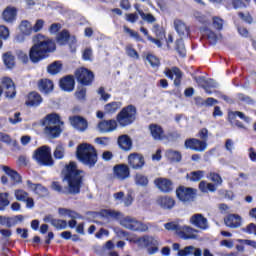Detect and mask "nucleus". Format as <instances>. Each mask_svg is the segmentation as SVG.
<instances>
[{"label":"nucleus","instance_id":"6e6d98bb","mask_svg":"<svg viewBox=\"0 0 256 256\" xmlns=\"http://www.w3.org/2000/svg\"><path fill=\"white\" fill-rule=\"evenodd\" d=\"M179 223L178 222H168L164 224V228L166 231H175L177 235V231H179Z\"/></svg>","mask_w":256,"mask_h":256},{"label":"nucleus","instance_id":"13d9d810","mask_svg":"<svg viewBox=\"0 0 256 256\" xmlns=\"http://www.w3.org/2000/svg\"><path fill=\"white\" fill-rule=\"evenodd\" d=\"M176 51L181 55V57H185V44H183V40L176 41Z\"/></svg>","mask_w":256,"mask_h":256},{"label":"nucleus","instance_id":"39448f33","mask_svg":"<svg viewBox=\"0 0 256 256\" xmlns=\"http://www.w3.org/2000/svg\"><path fill=\"white\" fill-rule=\"evenodd\" d=\"M77 158L87 167H95L97 163V150L88 143L80 144L76 151Z\"/></svg>","mask_w":256,"mask_h":256},{"label":"nucleus","instance_id":"aec40b11","mask_svg":"<svg viewBox=\"0 0 256 256\" xmlns=\"http://www.w3.org/2000/svg\"><path fill=\"white\" fill-rule=\"evenodd\" d=\"M26 185H27V188L30 191H33V193H35L36 195H38V197H48L49 196V190H47V188H45V186H43L41 184H35V183L31 182L30 180H27Z\"/></svg>","mask_w":256,"mask_h":256},{"label":"nucleus","instance_id":"69168bd1","mask_svg":"<svg viewBox=\"0 0 256 256\" xmlns=\"http://www.w3.org/2000/svg\"><path fill=\"white\" fill-rule=\"evenodd\" d=\"M191 253H193V246H187L178 251V256H189Z\"/></svg>","mask_w":256,"mask_h":256},{"label":"nucleus","instance_id":"9d476101","mask_svg":"<svg viewBox=\"0 0 256 256\" xmlns=\"http://www.w3.org/2000/svg\"><path fill=\"white\" fill-rule=\"evenodd\" d=\"M148 130L154 141H165V139H169V136L165 133V130L159 124H150Z\"/></svg>","mask_w":256,"mask_h":256},{"label":"nucleus","instance_id":"6ab92c4d","mask_svg":"<svg viewBox=\"0 0 256 256\" xmlns=\"http://www.w3.org/2000/svg\"><path fill=\"white\" fill-rule=\"evenodd\" d=\"M128 164L130 167H132V169H143V166L145 165V158H143V155L141 154H130L128 156Z\"/></svg>","mask_w":256,"mask_h":256},{"label":"nucleus","instance_id":"8fccbe9b","mask_svg":"<svg viewBox=\"0 0 256 256\" xmlns=\"http://www.w3.org/2000/svg\"><path fill=\"white\" fill-rule=\"evenodd\" d=\"M9 193H0V207H3V211H5L6 207H9Z\"/></svg>","mask_w":256,"mask_h":256},{"label":"nucleus","instance_id":"3c124183","mask_svg":"<svg viewBox=\"0 0 256 256\" xmlns=\"http://www.w3.org/2000/svg\"><path fill=\"white\" fill-rule=\"evenodd\" d=\"M1 39H9V28L6 26H0V48L3 47V41Z\"/></svg>","mask_w":256,"mask_h":256},{"label":"nucleus","instance_id":"a18cd8bd","mask_svg":"<svg viewBox=\"0 0 256 256\" xmlns=\"http://www.w3.org/2000/svg\"><path fill=\"white\" fill-rule=\"evenodd\" d=\"M135 183H136V185H140L141 187H145L149 184V179L147 178V176H145L143 174H136Z\"/></svg>","mask_w":256,"mask_h":256},{"label":"nucleus","instance_id":"f03ea898","mask_svg":"<svg viewBox=\"0 0 256 256\" xmlns=\"http://www.w3.org/2000/svg\"><path fill=\"white\" fill-rule=\"evenodd\" d=\"M81 173H83V171L77 169V164H75V162H70L62 171L64 181H67L68 183V191L73 195L79 193L81 190V181L83 179Z\"/></svg>","mask_w":256,"mask_h":256},{"label":"nucleus","instance_id":"052dcab7","mask_svg":"<svg viewBox=\"0 0 256 256\" xmlns=\"http://www.w3.org/2000/svg\"><path fill=\"white\" fill-rule=\"evenodd\" d=\"M233 117H239L242 119V121H245V123H251V118L249 116H246L245 113L240 111L232 112Z\"/></svg>","mask_w":256,"mask_h":256},{"label":"nucleus","instance_id":"09e8293b","mask_svg":"<svg viewBox=\"0 0 256 256\" xmlns=\"http://www.w3.org/2000/svg\"><path fill=\"white\" fill-rule=\"evenodd\" d=\"M125 52H126V55L131 59H135V60L139 59V53H137V50H135L133 46L127 45L125 47Z\"/></svg>","mask_w":256,"mask_h":256},{"label":"nucleus","instance_id":"f704fd0d","mask_svg":"<svg viewBox=\"0 0 256 256\" xmlns=\"http://www.w3.org/2000/svg\"><path fill=\"white\" fill-rule=\"evenodd\" d=\"M199 189L202 193H215L217 191V187L213 183H208L207 181H201L199 183Z\"/></svg>","mask_w":256,"mask_h":256},{"label":"nucleus","instance_id":"f257e3e1","mask_svg":"<svg viewBox=\"0 0 256 256\" xmlns=\"http://www.w3.org/2000/svg\"><path fill=\"white\" fill-rule=\"evenodd\" d=\"M33 46L30 48L29 57L32 63H39L43 59H47V53L55 51V42L48 37L38 34L33 38Z\"/></svg>","mask_w":256,"mask_h":256},{"label":"nucleus","instance_id":"4c0bfd02","mask_svg":"<svg viewBox=\"0 0 256 256\" xmlns=\"http://www.w3.org/2000/svg\"><path fill=\"white\" fill-rule=\"evenodd\" d=\"M207 150V142L204 140L193 139V151H197L198 153H203V151Z\"/></svg>","mask_w":256,"mask_h":256},{"label":"nucleus","instance_id":"e433bc0d","mask_svg":"<svg viewBox=\"0 0 256 256\" xmlns=\"http://www.w3.org/2000/svg\"><path fill=\"white\" fill-rule=\"evenodd\" d=\"M2 59L7 69H13V67H15V56H13L11 52H6L3 54Z\"/></svg>","mask_w":256,"mask_h":256},{"label":"nucleus","instance_id":"58836bf2","mask_svg":"<svg viewBox=\"0 0 256 256\" xmlns=\"http://www.w3.org/2000/svg\"><path fill=\"white\" fill-rule=\"evenodd\" d=\"M63 69V64L59 61H55L54 63L50 64L47 67V72L50 75H57V73H61V70Z\"/></svg>","mask_w":256,"mask_h":256},{"label":"nucleus","instance_id":"a19ab883","mask_svg":"<svg viewBox=\"0 0 256 256\" xmlns=\"http://www.w3.org/2000/svg\"><path fill=\"white\" fill-rule=\"evenodd\" d=\"M166 157L167 159L173 161L174 163H179V161H181L182 159L181 152L176 150H168L166 152Z\"/></svg>","mask_w":256,"mask_h":256},{"label":"nucleus","instance_id":"338daca9","mask_svg":"<svg viewBox=\"0 0 256 256\" xmlns=\"http://www.w3.org/2000/svg\"><path fill=\"white\" fill-rule=\"evenodd\" d=\"M9 121L12 125H17V123H21V113L17 112L14 114V116L9 118Z\"/></svg>","mask_w":256,"mask_h":256},{"label":"nucleus","instance_id":"dca6fc26","mask_svg":"<svg viewBox=\"0 0 256 256\" xmlns=\"http://www.w3.org/2000/svg\"><path fill=\"white\" fill-rule=\"evenodd\" d=\"M194 79L197 85L205 89L208 95H211L212 93L209 89H216V87H219V84H217L213 79L205 80V77L203 76H196Z\"/></svg>","mask_w":256,"mask_h":256},{"label":"nucleus","instance_id":"37998d69","mask_svg":"<svg viewBox=\"0 0 256 256\" xmlns=\"http://www.w3.org/2000/svg\"><path fill=\"white\" fill-rule=\"evenodd\" d=\"M138 13L143 21H146V23H155L157 21V18L153 16L151 13H145L143 10H138Z\"/></svg>","mask_w":256,"mask_h":256},{"label":"nucleus","instance_id":"c85d7f7f","mask_svg":"<svg viewBox=\"0 0 256 256\" xmlns=\"http://www.w3.org/2000/svg\"><path fill=\"white\" fill-rule=\"evenodd\" d=\"M118 145L123 151H131L133 141L128 135H121L118 137Z\"/></svg>","mask_w":256,"mask_h":256},{"label":"nucleus","instance_id":"ddd939ff","mask_svg":"<svg viewBox=\"0 0 256 256\" xmlns=\"http://www.w3.org/2000/svg\"><path fill=\"white\" fill-rule=\"evenodd\" d=\"M164 75H166L168 79L174 81V85L176 87H179V85H181V81L183 79V72H181V69L177 67L166 68L164 70Z\"/></svg>","mask_w":256,"mask_h":256},{"label":"nucleus","instance_id":"bb28decb","mask_svg":"<svg viewBox=\"0 0 256 256\" xmlns=\"http://www.w3.org/2000/svg\"><path fill=\"white\" fill-rule=\"evenodd\" d=\"M176 235L184 241H189V239H193V228L187 225L179 226Z\"/></svg>","mask_w":256,"mask_h":256},{"label":"nucleus","instance_id":"79ce46f5","mask_svg":"<svg viewBox=\"0 0 256 256\" xmlns=\"http://www.w3.org/2000/svg\"><path fill=\"white\" fill-rule=\"evenodd\" d=\"M14 197L16 201H27V198L29 197V193L23 189H15L14 190Z\"/></svg>","mask_w":256,"mask_h":256},{"label":"nucleus","instance_id":"49530a36","mask_svg":"<svg viewBox=\"0 0 256 256\" xmlns=\"http://www.w3.org/2000/svg\"><path fill=\"white\" fill-rule=\"evenodd\" d=\"M55 159H63L65 157V146L63 144H57L54 150Z\"/></svg>","mask_w":256,"mask_h":256},{"label":"nucleus","instance_id":"bf43d9fd","mask_svg":"<svg viewBox=\"0 0 256 256\" xmlns=\"http://www.w3.org/2000/svg\"><path fill=\"white\" fill-rule=\"evenodd\" d=\"M0 225L13 227V218L0 215Z\"/></svg>","mask_w":256,"mask_h":256},{"label":"nucleus","instance_id":"20e7f679","mask_svg":"<svg viewBox=\"0 0 256 256\" xmlns=\"http://www.w3.org/2000/svg\"><path fill=\"white\" fill-rule=\"evenodd\" d=\"M43 125L44 133L49 139H57V137L61 135V125H63V121H61L59 114H48L43 120Z\"/></svg>","mask_w":256,"mask_h":256},{"label":"nucleus","instance_id":"cd10ccee","mask_svg":"<svg viewBox=\"0 0 256 256\" xmlns=\"http://www.w3.org/2000/svg\"><path fill=\"white\" fill-rule=\"evenodd\" d=\"M43 103V98L37 92H31L26 100L27 107H39Z\"/></svg>","mask_w":256,"mask_h":256},{"label":"nucleus","instance_id":"9b49d317","mask_svg":"<svg viewBox=\"0 0 256 256\" xmlns=\"http://www.w3.org/2000/svg\"><path fill=\"white\" fill-rule=\"evenodd\" d=\"M1 85L5 89L6 99H15L17 95V90L15 89V83L13 80L7 76L1 78Z\"/></svg>","mask_w":256,"mask_h":256},{"label":"nucleus","instance_id":"5701e85b","mask_svg":"<svg viewBox=\"0 0 256 256\" xmlns=\"http://www.w3.org/2000/svg\"><path fill=\"white\" fill-rule=\"evenodd\" d=\"M56 41L58 45H65L66 43H70V45H73L74 43H76L77 39L75 38V36L69 35V31L63 30L57 35Z\"/></svg>","mask_w":256,"mask_h":256},{"label":"nucleus","instance_id":"4468645a","mask_svg":"<svg viewBox=\"0 0 256 256\" xmlns=\"http://www.w3.org/2000/svg\"><path fill=\"white\" fill-rule=\"evenodd\" d=\"M96 131L99 133H113V131H117V121L102 120L97 124Z\"/></svg>","mask_w":256,"mask_h":256},{"label":"nucleus","instance_id":"b1692460","mask_svg":"<svg viewBox=\"0 0 256 256\" xmlns=\"http://www.w3.org/2000/svg\"><path fill=\"white\" fill-rule=\"evenodd\" d=\"M174 29L179 37H187L189 35L190 28L180 19L174 20Z\"/></svg>","mask_w":256,"mask_h":256},{"label":"nucleus","instance_id":"6e6552de","mask_svg":"<svg viewBox=\"0 0 256 256\" xmlns=\"http://www.w3.org/2000/svg\"><path fill=\"white\" fill-rule=\"evenodd\" d=\"M140 32L145 35L151 43H155L156 47H163V39H165V29L159 24H154L152 32H154L156 38L149 36V31L145 27L140 28Z\"/></svg>","mask_w":256,"mask_h":256},{"label":"nucleus","instance_id":"5fc2aeb1","mask_svg":"<svg viewBox=\"0 0 256 256\" xmlns=\"http://www.w3.org/2000/svg\"><path fill=\"white\" fill-rule=\"evenodd\" d=\"M212 25L214 29L221 31V29H223V19H221L219 16H214L212 18Z\"/></svg>","mask_w":256,"mask_h":256},{"label":"nucleus","instance_id":"0e129e2a","mask_svg":"<svg viewBox=\"0 0 256 256\" xmlns=\"http://www.w3.org/2000/svg\"><path fill=\"white\" fill-rule=\"evenodd\" d=\"M198 137L207 143V139H209V130H207V128H202L198 133Z\"/></svg>","mask_w":256,"mask_h":256},{"label":"nucleus","instance_id":"864d4df0","mask_svg":"<svg viewBox=\"0 0 256 256\" xmlns=\"http://www.w3.org/2000/svg\"><path fill=\"white\" fill-rule=\"evenodd\" d=\"M146 59H147L149 65H151V67H159V65H161V62L159 61V58H157L153 54H148Z\"/></svg>","mask_w":256,"mask_h":256},{"label":"nucleus","instance_id":"7ed1b4c3","mask_svg":"<svg viewBox=\"0 0 256 256\" xmlns=\"http://www.w3.org/2000/svg\"><path fill=\"white\" fill-rule=\"evenodd\" d=\"M128 241L130 243H135L139 249H147L148 255H155L156 253H159V245H161V242H159V238L155 236H149L144 235L142 237H131L128 238Z\"/></svg>","mask_w":256,"mask_h":256},{"label":"nucleus","instance_id":"680f3d73","mask_svg":"<svg viewBox=\"0 0 256 256\" xmlns=\"http://www.w3.org/2000/svg\"><path fill=\"white\" fill-rule=\"evenodd\" d=\"M94 143H96L97 145H102L103 147H107V145H109V138L98 137V138H95Z\"/></svg>","mask_w":256,"mask_h":256},{"label":"nucleus","instance_id":"2eb2a0df","mask_svg":"<svg viewBox=\"0 0 256 256\" xmlns=\"http://www.w3.org/2000/svg\"><path fill=\"white\" fill-rule=\"evenodd\" d=\"M71 126L76 129V131H80L81 133L87 131L89 127V122H87V119L81 117V116H71L69 118Z\"/></svg>","mask_w":256,"mask_h":256},{"label":"nucleus","instance_id":"c756f323","mask_svg":"<svg viewBox=\"0 0 256 256\" xmlns=\"http://www.w3.org/2000/svg\"><path fill=\"white\" fill-rule=\"evenodd\" d=\"M157 205H160L162 209H173L175 200L169 196H160L157 198Z\"/></svg>","mask_w":256,"mask_h":256},{"label":"nucleus","instance_id":"7c9ffc66","mask_svg":"<svg viewBox=\"0 0 256 256\" xmlns=\"http://www.w3.org/2000/svg\"><path fill=\"white\" fill-rule=\"evenodd\" d=\"M60 87L63 91H73L75 89V79L72 76H67L60 80Z\"/></svg>","mask_w":256,"mask_h":256},{"label":"nucleus","instance_id":"a211bd4d","mask_svg":"<svg viewBox=\"0 0 256 256\" xmlns=\"http://www.w3.org/2000/svg\"><path fill=\"white\" fill-rule=\"evenodd\" d=\"M113 171L115 179H119L120 181L128 179L129 175H131L129 166H127L126 164H118L114 166Z\"/></svg>","mask_w":256,"mask_h":256},{"label":"nucleus","instance_id":"412c9836","mask_svg":"<svg viewBox=\"0 0 256 256\" xmlns=\"http://www.w3.org/2000/svg\"><path fill=\"white\" fill-rule=\"evenodd\" d=\"M226 227L230 229H239L243 225L241 216L237 214H230L224 219Z\"/></svg>","mask_w":256,"mask_h":256},{"label":"nucleus","instance_id":"774afa93","mask_svg":"<svg viewBox=\"0 0 256 256\" xmlns=\"http://www.w3.org/2000/svg\"><path fill=\"white\" fill-rule=\"evenodd\" d=\"M87 93V90L85 88H78L76 93H75V96L77 99H85V95Z\"/></svg>","mask_w":256,"mask_h":256},{"label":"nucleus","instance_id":"0eeeda50","mask_svg":"<svg viewBox=\"0 0 256 256\" xmlns=\"http://www.w3.org/2000/svg\"><path fill=\"white\" fill-rule=\"evenodd\" d=\"M32 158L38 165L51 167L53 165V158L51 157V148L49 146H41L33 153Z\"/></svg>","mask_w":256,"mask_h":256},{"label":"nucleus","instance_id":"4be33fe9","mask_svg":"<svg viewBox=\"0 0 256 256\" xmlns=\"http://www.w3.org/2000/svg\"><path fill=\"white\" fill-rule=\"evenodd\" d=\"M154 183L157 189L162 191V193H169L170 191H173V182L167 178H157Z\"/></svg>","mask_w":256,"mask_h":256},{"label":"nucleus","instance_id":"393cba45","mask_svg":"<svg viewBox=\"0 0 256 256\" xmlns=\"http://www.w3.org/2000/svg\"><path fill=\"white\" fill-rule=\"evenodd\" d=\"M193 225L201 231L209 229V222H207V218H205L202 214H195L193 216Z\"/></svg>","mask_w":256,"mask_h":256},{"label":"nucleus","instance_id":"a878e982","mask_svg":"<svg viewBox=\"0 0 256 256\" xmlns=\"http://www.w3.org/2000/svg\"><path fill=\"white\" fill-rule=\"evenodd\" d=\"M2 170L4 171V173H6V175H8V177H10L15 185L23 183V178L21 177V175L17 171L11 169V167L2 166Z\"/></svg>","mask_w":256,"mask_h":256},{"label":"nucleus","instance_id":"f3484780","mask_svg":"<svg viewBox=\"0 0 256 256\" xmlns=\"http://www.w3.org/2000/svg\"><path fill=\"white\" fill-rule=\"evenodd\" d=\"M176 195L182 203H189L193 199V188L180 186L176 190Z\"/></svg>","mask_w":256,"mask_h":256},{"label":"nucleus","instance_id":"603ef678","mask_svg":"<svg viewBox=\"0 0 256 256\" xmlns=\"http://www.w3.org/2000/svg\"><path fill=\"white\" fill-rule=\"evenodd\" d=\"M208 179L215 183V185H223V179L221 176L215 172H210Z\"/></svg>","mask_w":256,"mask_h":256},{"label":"nucleus","instance_id":"72a5a7b5","mask_svg":"<svg viewBox=\"0 0 256 256\" xmlns=\"http://www.w3.org/2000/svg\"><path fill=\"white\" fill-rule=\"evenodd\" d=\"M122 105L121 102H110L104 106V111L108 115H113V113H117L121 109Z\"/></svg>","mask_w":256,"mask_h":256},{"label":"nucleus","instance_id":"f8f14e48","mask_svg":"<svg viewBox=\"0 0 256 256\" xmlns=\"http://www.w3.org/2000/svg\"><path fill=\"white\" fill-rule=\"evenodd\" d=\"M76 79L79 81V83H82V85H90L93 81V72H91L87 68H79L75 72Z\"/></svg>","mask_w":256,"mask_h":256},{"label":"nucleus","instance_id":"423d86ee","mask_svg":"<svg viewBox=\"0 0 256 256\" xmlns=\"http://www.w3.org/2000/svg\"><path fill=\"white\" fill-rule=\"evenodd\" d=\"M137 115V109L133 105H129L124 107L116 116V123L120 125V127H127V125H131L135 121V117Z\"/></svg>","mask_w":256,"mask_h":256},{"label":"nucleus","instance_id":"4d7b16f0","mask_svg":"<svg viewBox=\"0 0 256 256\" xmlns=\"http://www.w3.org/2000/svg\"><path fill=\"white\" fill-rule=\"evenodd\" d=\"M242 231L248 235H256V224L250 223L246 227L242 228Z\"/></svg>","mask_w":256,"mask_h":256},{"label":"nucleus","instance_id":"e2e57ef3","mask_svg":"<svg viewBox=\"0 0 256 256\" xmlns=\"http://www.w3.org/2000/svg\"><path fill=\"white\" fill-rule=\"evenodd\" d=\"M43 25H45V21L38 19L32 27V30L34 31V33H39V31L43 29Z\"/></svg>","mask_w":256,"mask_h":256},{"label":"nucleus","instance_id":"ea45409f","mask_svg":"<svg viewBox=\"0 0 256 256\" xmlns=\"http://www.w3.org/2000/svg\"><path fill=\"white\" fill-rule=\"evenodd\" d=\"M58 213L60 217H68L69 219H79V214L67 208H60L58 210Z\"/></svg>","mask_w":256,"mask_h":256},{"label":"nucleus","instance_id":"473e14b6","mask_svg":"<svg viewBox=\"0 0 256 256\" xmlns=\"http://www.w3.org/2000/svg\"><path fill=\"white\" fill-rule=\"evenodd\" d=\"M53 87H54L53 81L47 78L41 79L38 82V89L42 93H51V91H53Z\"/></svg>","mask_w":256,"mask_h":256},{"label":"nucleus","instance_id":"1a4fd4ad","mask_svg":"<svg viewBox=\"0 0 256 256\" xmlns=\"http://www.w3.org/2000/svg\"><path fill=\"white\" fill-rule=\"evenodd\" d=\"M120 225L129 231H138L140 233H145L149 231V226L143 222L133 218L131 216H126L120 221Z\"/></svg>","mask_w":256,"mask_h":256},{"label":"nucleus","instance_id":"c03bdc74","mask_svg":"<svg viewBox=\"0 0 256 256\" xmlns=\"http://www.w3.org/2000/svg\"><path fill=\"white\" fill-rule=\"evenodd\" d=\"M123 31H124V33H126V35H129V37H131L135 41H141V36H139V32H137L127 26H123Z\"/></svg>","mask_w":256,"mask_h":256},{"label":"nucleus","instance_id":"2f4dec72","mask_svg":"<svg viewBox=\"0 0 256 256\" xmlns=\"http://www.w3.org/2000/svg\"><path fill=\"white\" fill-rule=\"evenodd\" d=\"M16 17L17 9H15V7H7L2 13V18L6 23H13Z\"/></svg>","mask_w":256,"mask_h":256},{"label":"nucleus","instance_id":"de8ad7c7","mask_svg":"<svg viewBox=\"0 0 256 256\" xmlns=\"http://www.w3.org/2000/svg\"><path fill=\"white\" fill-rule=\"evenodd\" d=\"M51 226L58 230L67 229V221L61 219H54L51 221Z\"/></svg>","mask_w":256,"mask_h":256},{"label":"nucleus","instance_id":"c9c22d12","mask_svg":"<svg viewBox=\"0 0 256 256\" xmlns=\"http://www.w3.org/2000/svg\"><path fill=\"white\" fill-rule=\"evenodd\" d=\"M22 35H31L33 33V25L28 20H23L19 25Z\"/></svg>","mask_w":256,"mask_h":256}]
</instances>
